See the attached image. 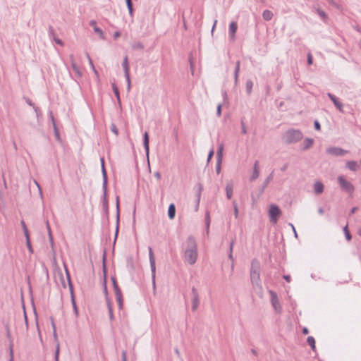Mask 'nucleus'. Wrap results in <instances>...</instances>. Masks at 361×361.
I'll return each mask as SVG.
<instances>
[{
    "label": "nucleus",
    "instance_id": "f704fd0d",
    "mask_svg": "<svg viewBox=\"0 0 361 361\" xmlns=\"http://www.w3.org/2000/svg\"><path fill=\"white\" fill-rule=\"evenodd\" d=\"M284 279L287 281V282H290V276H288V275H286V276H283Z\"/></svg>",
    "mask_w": 361,
    "mask_h": 361
},
{
    "label": "nucleus",
    "instance_id": "c85d7f7f",
    "mask_svg": "<svg viewBox=\"0 0 361 361\" xmlns=\"http://www.w3.org/2000/svg\"><path fill=\"white\" fill-rule=\"evenodd\" d=\"M213 155H214V150H213V149H212V150L209 152V155H208V159H207L208 162H209V161H210V160H211V159L212 158Z\"/></svg>",
    "mask_w": 361,
    "mask_h": 361
},
{
    "label": "nucleus",
    "instance_id": "412c9836",
    "mask_svg": "<svg viewBox=\"0 0 361 361\" xmlns=\"http://www.w3.org/2000/svg\"><path fill=\"white\" fill-rule=\"evenodd\" d=\"M87 58H88V61H89L90 65L91 66V67H92V70H93V71H94V74L97 75V77H98V76H99V75H98V72H97V71L95 69V67H94V64H93V63H92V59H91V58L90 57V56H89V55H87Z\"/></svg>",
    "mask_w": 361,
    "mask_h": 361
},
{
    "label": "nucleus",
    "instance_id": "9b49d317",
    "mask_svg": "<svg viewBox=\"0 0 361 361\" xmlns=\"http://www.w3.org/2000/svg\"><path fill=\"white\" fill-rule=\"evenodd\" d=\"M176 214V207L173 204H171L169 207L168 215L170 219H173Z\"/></svg>",
    "mask_w": 361,
    "mask_h": 361
},
{
    "label": "nucleus",
    "instance_id": "49530a36",
    "mask_svg": "<svg viewBox=\"0 0 361 361\" xmlns=\"http://www.w3.org/2000/svg\"><path fill=\"white\" fill-rule=\"evenodd\" d=\"M359 234L361 236V230L359 231Z\"/></svg>",
    "mask_w": 361,
    "mask_h": 361
},
{
    "label": "nucleus",
    "instance_id": "6ab92c4d",
    "mask_svg": "<svg viewBox=\"0 0 361 361\" xmlns=\"http://www.w3.org/2000/svg\"><path fill=\"white\" fill-rule=\"evenodd\" d=\"M308 344L312 347L313 350L315 349V340L313 337L309 336L307 339Z\"/></svg>",
    "mask_w": 361,
    "mask_h": 361
},
{
    "label": "nucleus",
    "instance_id": "a211bd4d",
    "mask_svg": "<svg viewBox=\"0 0 361 361\" xmlns=\"http://www.w3.org/2000/svg\"><path fill=\"white\" fill-rule=\"evenodd\" d=\"M24 233H25V238H26V244H27V246L28 249H29L30 250H31L32 247H31L30 240L29 232H28V231H25L24 232Z\"/></svg>",
    "mask_w": 361,
    "mask_h": 361
},
{
    "label": "nucleus",
    "instance_id": "0eeeda50",
    "mask_svg": "<svg viewBox=\"0 0 361 361\" xmlns=\"http://www.w3.org/2000/svg\"><path fill=\"white\" fill-rule=\"evenodd\" d=\"M327 152L331 154L342 156V155H344L347 152L342 149H340V148L334 147V148H329L327 149Z\"/></svg>",
    "mask_w": 361,
    "mask_h": 361
},
{
    "label": "nucleus",
    "instance_id": "58836bf2",
    "mask_svg": "<svg viewBox=\"0 0 361 361\" xmlns=\"http://www.w3.org/2000/svg\"><path fill=\"white\" fill-rule=\"evenodd\" d=\"M318 12H319V14L322 18H325V17H326V15H325V13H324V11H319Z\"/></svg>",
    "mask_w": 361,
    "mask_h": 361
},
{
    "label": "nucleus",
    "instance_id": "bb28decb",
    "mask_svg": "<svg viewBox=\"0 0 361 361\" xmlns=\"http://www.w3.org/2000/svg\"><path fill=\"white\" fill-rule=\"evenodd\" d=\"M126 1L127 6L128 7V9H129L130 12H131L132 11L131 0H126Z\"/></svg>",
    "mask_w": 361,
    "mask_h": 361
},
{
    "label": "nucleus",
    "instance_id": "b1692460",
    "mask_svg": "<svg viewBox=\"0 0 361 361\" xmlns=\"http://www.w3.org/2000/svg\"><path fill=\"white\" fill-rule=\"evenodd\" d=\"M344 232H345V237H346L347 240H350L351 239V235L348 231L347 226L344 228Z\"/></svg>",
    "mask_w": 361,
    "mask_h": 361
},
{
    "label": "nucleus",
    "instance_id": "f3484780",
    "mask_svg": "<svg viewBox=\"0 0 361 361\" xmlns=\"http://www.w3.org/2000/svg\"><path fill=\"white\" fill-rule=\"evenodd\" d=\"M226 195L228 199H231L233 194V185H227L226 186Z\"/></svg>",
    "mask_w": 361,
    "mask_h": 361
},
{
    "label": "nucleus",
    "instance_id": "5701e85b",
    "mask_svg": "<svg viewBox=\"0 0 361 361\" xmlns=\"http://www.w3.org/2000/svg\"><path fill=\"white\" fill-rule=\"evenodd\" d=\"M116 298L119 303L120 307H122V299H121V294L119 291L116 292Z\"/></svg>",
    "mask_w": 361,
    "mask_h": 361
},
{
    "label": "nucleus",
    "instance_id": "393cba45",
    "mask_svg": "<svg viewBox=\"0 0 361 361\" xmlns=\"http://www.w3.org/2000/svg\"><path fill=\"white\" fill-rule=\"evenodd\" d=\"M72 302H73V306L75 314L77 316L78 312V308H77L74 298L72 299Z\"/></svg>",
    "mask_w": 361,
    "mask_h": 361
},
{
    "label": "nucleus",
    "instance_id": "a878e982",
    "mask_svg": "<svg viewBox=\"0 0 361 361\" xmlns=\"http://www.w3.org/2000/svg\"><path fill=\"white\" fill-rule=\"evenodd\" d=\"M307 62L309 65L312 63V56L310 53L307 54Z\"/></svg>",
    "mask_w": 361,
    "mask_h": 361
},
{
    "label": "nucleus",
    "instance_id": "c03bdc74",
    "mask_svg": "<svg viewBox=\"0 0 361 361\" xmlns=\"http://www.w3.org/2000/svg\"><path fill=\"white\" fill-rule=\"evenodd\" d=\"M219 165H220V164L218 163ZM217 172L219 173L220 172V166H218L217 167Z\"/></svg>",
    "mask_w": 361,
    "mask_h": 361
},
{
    "label": "nucleus",
    "instance_id": "c756f323",
    "mask_svg": "<svg viewBox=\"0 0 361 361\" xmlns=\"http://www.w3.org/2000/svg\"><path fill=\"white\" fill-rule=\"evenodd\" d=\"M314 127L317 130H319L321 128L320 124L317 121H314Z\"/></svg>",
    "mask_w": 361,
    "mask_h": 361
},
{
    "label": "nucleus",
    "instance_id": "423d86ee",
    "mask_svg": "<svg viewBox=\"0 0 361 361\" xmlns=\"http://www.w3.org/2000/svg\"><path fill=\"white\" fill-rule=\"evenodd\" d=\"M238 25L235 22H231L229 25V35L231 39L234 41L235 39V33L237 32Z\"/></svg>",
    "mask_w": 361,
    "mask_h": 361
},
{
    "label": "nucleus",
    "instance_id": "7ed1b4c3",
    "mask_svg": "<svg viewBox=\"0 0 361 361\" xmlns=\"http://www.w3.org/2000/svg\"><path fill=\"white\" fill-rule=\"evenodd\" d=\"M302 138V133L298 130H288L285 135L286 141L288 142H295Z\"/></svg>",
    "mask_w": 361,
    "mask_h": 361
},
{
    "label": "nucleus",
    "instance_id": "de8ad7c7",
    "mask_svg": "<svg viewBox=\"0 0 361 361\" xmlns=\"http://www.w3.org/2000/svg\"><path fill=\"white\" fill-rule=\"evenodd\" d=\"M232 247H233V243H231V249H232Z\"/></svg>",
    "mask_w": 361,
    "mask_h": 361
},
{
    "label": "nucleus",
    "instance_id": "1a4fd4ad",
    "mask_svg": "<svg viewBox=\"0 0 361 361\" xmlns=\"http://www.w3.org/2000/svg\"><path fill=\"white\" fill-rule=\"evenodd\" d=\"M123 67L125 71V75L127 78V80L128 83H130V75H129V65H128V57L126 56L123 59Z\"/></svg>",
    "mask_w": 361,
    "mask_h": 361
},
{
    "label": "nucleus",
    "instance_id": "2eb2a0df",
    "mask_svg": "<svg viewBox=\"0 0 361 361\" xmlns=\"http://www.w3.org/2000/svg\"><path fill=\"white\" fill-rule=\"evenodd\" d=\"M144 146L147 154L149 153V135L147 132L144 134Z\"/></svg>",
    "mask_w": 361,
    "mask_h": 361
},
{
    "label": "nucleus",
    "instance_id": "72a5a7b5",
    "mask_svg": "<svg viewBox=\"0 0 361 361\" xmlns=\"http://www.w3.org/2000/svg\"><path fill=\"white\" fill-rule=\"evenodd\" d=\"M94 31L99 34H100L101 35L103 34L102 31L101 29L99 28H97V27H95L94 28Z\"/></svg>",
    "mask_w": 361,
    "mask_h": 361
},
{
    "label": "nucleus",
    "instance_id": "ea45409f",
    "mask_svg": "<svg viewBox=\"0 0 361 361\" xmlns=\"http://www.w3.org/2000/svg\"><path fill=\"white\" fill-rule=\"evenodd\" d=\"M56 42L60 45H63V42L61 39H56Z\"/></svg>",
    "mask_w": 361,
    "mask_h": 361
},
{
    "label": "nucleus",
    "instance_id": "4be33fe9",
    "mask_svg": "<svg viewBox=\"0 0 361 361\" xmlns=\"http://www.w3.org/2000/svg\"><path fill=\"white\" fill-rule=\"evenodd\" d=\"M113 90H114V92L115 93V95L117 97V99L119 101L120 100V96H119L118 89V87L114 84L113 85Z\"/></svg>",
    "mask_w": 361,
    "mask_h": 361
},
{
    "label": "nucleus",
    "instance_id": "4c0bfd02",
    "mask_svg": "<svg viewBox=\"0 0 361 361\" xmlns=\"http://www.w3.org/2000/svg\"><path fill=\"white\" fill-rule=\"evenodd\" d=\"M21 224H22V226H23V228L24 232H25V231H28V230H27V227H26V226H25V223H24V221H22V222H21Z\"/></svg>",
    "mask_w": 361,
    "mask_h": 361
},
{
    "label": "nucleus",
    "instance_id": "9d476101",
    "mask_svg": "<svg viewBox=\"0 0 361 361\" xmlns=\"http://www.w3.org/2000/svg\"><path fill=\"white\" fill-rule=\"evenodd\" d=\"M149 260H150L152 270L153 272H154L155 271V258H154V255L152 248H149Z\"/></svg>",
    "mask_w": 361,
    "mask_h": 361
},
{
    "label": "nucleus",
    "instance_id": "473e14b6",
    "mask_svg": "<svg viewBox=\"0 0 361 361\" xmlns=\"http://www.w3.org/2000/svg\"><path fill=\"white\" fill-rule=\"evenodd\" d=\"M111 130L116 134L118 135V130L116 129L115 126H113L111 127Z\"/></svg>",
    "mask_w": 361,
    "mask_h": 361
},
{
    "label": "nucleus",
    "instance_id": "f8f14e48",
    "mask_svg": "<svg viewBox=\"0 0 361 361\" xmlns=\"http://www.w3.org/2000/svg\"><path fill=\"white\" fill-rule=\"evenodd\" d=\"M346 165L347 167L353 171H356L358 169V165L357 162L354 161H347Z\"/></svg>",
    "mask_w": 361,
    "mask_h": 361
},
{
    "label": "nucleus",
    "instance_id": "aec40b11",
    "mask_svg": "<svg viewBox=\"0 0 361 361\" xmlns=\"http://www.w3.org/2000/svg\"><path fill=\"white\" fill-rule=\"evenodd\" d=\"M312 144H313V140L312 139L307 138V139H305L304 140V145H305V149L309 148L310 147H311Z\"/></svg>",
    "mask_w": 361,
    "mask_h": 361
},
{
    "label": "nucleus",
    "instance_id": "a19ab883",
    "mask_svg": "<svg viewBox=\"0 0 361 361\" xmlns=\"http://www.w3.org/2000/svg\"><path fill=\"white\" fill-rule=\"evenodd\" d=\"M303 333H304L305 334H308V330H307L306 328H305V329H303Z\"/></svg>",
    "mask_w": 361,
    "mask_h": 361
},
{
    "label": "nucleus",
    "instance_id": "39448f33",
    "mask_svg": "<svg viewBox=\"0 0 361 361\" xmlns=\"http://www.w3.org/2000/svg\"><path fill=\"white\" fill-rule=\"evenodd\" d=\"M269 293H270V295L271 298V303H272L274 308L276 311L280 312L281 311V305H280V303H279V301L276 294L274 291H271V290L269 291Z\"/></svg>",
    "mask_w": 361,
    "mask_h": 361
},
{
    "label": "nucleus",
    "instance_id": "cd10ccee",
    "mask_svg": "<svg viewBox=\"0 0 361 361\" xmlns=\"http://www.w3.org/2000/svg\"><path fill=\"white\" fill-rule=\"evenodd\" d=\"M252 86V82H247V89L249 92H251Z\"/></svg>",
    "mask_w": 361,
    "mask_h": 361
},
{
    "label": "nucleus",
    "instance_id": "79ce46f5",
    "mask_svg": "<svg viewBox=\"0 0 361 361\" xmlns=\"http://www.w3.org/2000/svg\"><path fill=\"white\" fill-rule=\"evenodd\" d=\"M235 217H237L238 216V209L236 207H235Z\"/></svg>",
    "mask_w": 361,
    "mask_h": 361
},
{
    "label": "nucleus",
    "instance_id": "f257e3e1",
    "mask_svg": "<svg viewBox=\"0 0 361 361\" xmlns=\"http://www.w3.org/2000/svg\"><path fill=\"white\" fill-rule=\"evenodd\" d=\"M185 257L189 264H193L195 263L197 258V252L196 245L193 240L190 241L189 248L185 250Z\"/></svg>",
    "mask_w": 361,
    "mask_h": 361
},
{
    "label": "nucleus",
    "instance_id": "dca6fc26",
    "mask_svg": "<svg viewBox=\"0 0 361 361\" xmlns=\"http://www.w3.org/2000/svg\"><path fill=\"white\" fill-rule=\"evenodd\" d=\"M272 17H273V13L271 11H270L269 10H266L263 12V18L264 20H269L272 18Z\"/></svg>",
    "mask_w": 361,
    "mask_h": 361
},
{
    "label": "nucleus",
    "instance_id": "7c9ffc66",
    "mask_svg": "<svg viewBox=\"0 0 361 361\" xmlns=\"http://www.w3.org/2000/svg\"><path fill=\"white\" fill-rule=\"evenodd\" d=\"M239 68H240V62L238 61L237 64H236V68H235V77H237L238 73L239 71Z\"/></svg>",
    "mask_w": 361,
    "mask_h": 361
},
{
    "label": "nucleus",
    "instance_id": "6e6552de",
    "mask_svg": "<svg viewBox=\"0 0 361 361\" xmlns=\"http://www.w3.org/2000/svg\"><path fill=\"white\" fill-rule=\"evenodd\" d=\"M328 97L334 102V105L341 111H343V104L332 94L328 93Z\"/></svg>",
    "mask_w": 361,
    "mask_h": 361
},
{
    "label": "nucleus",
    "instance_id": "20e7f679",
    "mask_svg": "<svg viewBox=\"0 0 361 361\" xmlns=\"http://www.w3.org/2000/svg\"><path fill=\"white\" fill-rule=\"evenodd\" d=\"M338 181L341 188L345 190L348 192L351 193L354 190L353 185L349 181L345 180L343 176H339L338 178Z\"/></svg>",
    "mask_w": 361,
    "mask_h": 361
},
{
    "label": "nucleus",
    "instance_id": "4468645a",
    "mask_svg": "<svg viewBox=\"0 0 361 361\" xmlns=\"http://www.w3.org/2000/svg\"><path fill=\"white\" fill-rule=\"evenodd\" d=\"M223 151H224V145L223 144H221L219 147L218 151H217V159H218V163L221 164L222 157H223Z\"/></svg>",
    "mask_w": 361,
    "mask_h": 361
},
{
    "label": "nucleus",
    "instance_id": "a18cd8bd",
    "mask_svg": "<svg viewBox=\"0 0 361 361\" xmlns=\"http://www.w3.org/2000/svg\"><path fill=\"white\" fill-rule=\"evenodd\" d=\"M58 354H59V346L57 347V349H56V357L58 356Z\"/></svg>",
    "mask_w": 361,
    "mask_h": 361
},
{
    "label": "nucleus",
    "instance_id": "ddd939ff",
    "mask_svg": "<svg viewBox=\"0 0 361 361\" xmlns=\"http://www.w3.org/2000/svg\"><path fill=\"white\" fill-rule=\"evenodd\" d=\"M314 192L317 193V194H320L323 192V190H324V185L322 183L320 182H317L315 183L314 185Z\"/></svg>",
    "mask_w": 361,
    "mask_h": 361
},
{
    "label": "nucleus",
    "instance_id": "2f4dec72",
    "mask_svg": "<svg viewBox=\"0 0 361 361\" xmlns=\"http://www.w3.org/2000/svg\"><path fill=\"white\" fill-rule=\"evenodd\" d=\"M221 105L219 104L217 106V114L219 116L221 115Z\"/></svg>",
    "mask_w": 361,
    "mask_h": 361
},
{
    "label": "nucleus",
    "instance_id": "37998d69",
    "mask_svg": "<svg viewBox=\"0 0 361 361\" xmlns=\"http://www.w3.org/2000/svg\"><path fill=\"white\" fill-rule=\"evenodd\" d=\"M323 212H324L323 209L322 208H320L319 209V213L322 214H323Z\"/></svg>",
    "mask_w": 361,
    "mask_h": 361
},
{
    "label": "nucleus",
    "instance_id": "e433bc0d",
    "mask_svg": "<svg viewBox=\"0 0 361 361\" xmlns=\"http://www.w3.org/2000/svg\"><path fill=\"white\" fill-rule=\"evenodd\" d=\"M21 224H22V226H23V228L24 232H25V231H28V230H27V227H26V226H25V223H24V221H22V222H21Z\"/></svg>",
    "mask_w": 361,
    "mask_h": 361
},
{
    "label": "nucleus",
    "instance_id": "f03ea898",
    "mask_svg": "<svg viewBox=\"0 0 361 361\" xmlns=\"http://www.w3.org/2000/svg\"><path fill=\"white\" fill-rule=\"evenodd\" d=\"M269 215L270 221L273 224H276L279 218L281 215V211L278 206L271 204L269 206Z\"/></svg>",
    "mask_w": 361,
    "mask_h": 361
},
{
    "label": "nucleus",
    "instance_id": "c9c22d12",
    "mask_svg": "<svg viewBox=\"0 0 361 361\" xmlns=\"http://www.w3.org/2000/svg\"><path fill=\"white\" fill-rule=\"evenodd\" d=\"M121 35L120 32H116L114 34V37L115 39H117L118 37H119Z\"/></svg>",
    "mask_w": 361,
    "mask_h": 361
}]
</instances>
